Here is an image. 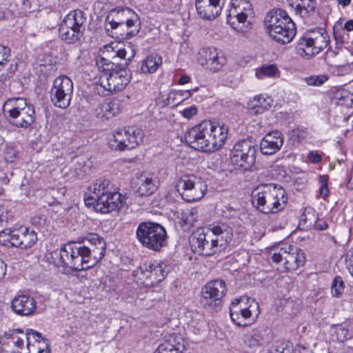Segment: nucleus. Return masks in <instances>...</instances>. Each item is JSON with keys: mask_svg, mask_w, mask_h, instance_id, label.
<instances>
[{"mask_svg": "<svg viewBox=\"0 0 353 353\" xmlns=\"http://www.w3.org/2000/svg\"><path fill=\"white\" fill-rule=\"evenodd\" d=\"M136 50L130 42L123 43L114 51L112 60L101 57L98 61L99 68L105 72V81H101V85L110 92L123 90L130 81L128 67L134 58Z\"/></svg>", "mask_w": 353, "mask_h": 353, "instance_id": "nucleus-1", "label": "nucleus"}, {"mask_svg": "<svg viewBox=\"0 0 353 353\" xmlns=\"http://www.w3.org/2000/svg\"><path fill=\"white\" fill-rule=\"evenodd\" d=\"M227 134L228 128L224 125L203 121L186 132L184 139L185 143L194 150L214 152L222 147Z\"/></svg>", "mask_w": 353, "mask_h": 353, "instance_id": "nucleus-2", "label": "nucleus"}, {"mask_svg": "<svg viewBox=\"0 0 353 353\" xmlns=\"http://www.w3.org/2000/svg\"><path fill=\"white\" fill-rule=\"evenodd\" d=\"M253 206L263 214H274L284 209L288 196L285 190L274 183L261 184L252 192Z\"/></svg>", "mask_w": 353, "mask_h": 353, "instance_id": "nucleus-3", "label": "nucleus"}, {"mask_svg": "<svg viewBox=\"0 0 353 353\" xmlns=\"http://www.w3.org/2000/svg\"><path fill=\"white\" fill-rule=\"evenodd\" d=\"M264 24L270 37L278 43L287 44L296 35L295 23L284 10L269 11L265 17Z\"/></svg>", "mask_w": 353, "mask_h": 353, "instance_id": "nucleus-4", "label": "nucleus"}, {"mask_svg": "<svg viewBox=\"0 0 353 353\" xmlns=\"http://www.w3.org/2000/svg\"><path fill=\"white\" fill-rule=\"evenodd\" d=\"M105 29L119 39H129L139 31V18L130 8L114 9L111 10L105 19Z\"/></svg>", "mask_w": 353, "mask_h": 353, "instance_id": "nucleus-5", "label": "nucleus"}, {"mask_svg": "<svg viewBox=\"0 0 353 353\" xmlns=\"http://www.w3.org/2000/svg\"><path fill=\"white\" fill-rule=\"evenodd\" d=\"M3 110L9 123L17 128H27L34 122V107L24 98L8 99Z\"/></svg>", "mask_w": 353, "mask_h": 353, "instance_id": "nucleus-6", "label": "nucleus"}, {"mask_svg": "<svg viewBox=\"0 0 353 353\" xmlns=\"http://www.w3.org/2000/svg\"><path fill=\"white\" fill-rule=\"evenodd\" d=\"M136 238L145 248L153 251H160L166 244L167 232L161 224L144 221L139 224L136 230Z\"/></svg>", "mask_w": 353, "mask_h": 353, "instance_id": "nucleus-7", "label": "nucleus"}, {"mask_svg": "<svg viewBox=\"0 0 353 353\" xmlns=\"http://www.w3.org/2000/svg\"><path fill=\"white\" fill-rule=\"evenodd\" d=\"M170 266L164 261H148L141 263L133 271L137 282L145 287L154 286L162 281L170 271Z\"/></svg>", "mask_w": 353, "mask_h": 353, "instance_id": "nucleus-8", "label": "nucleus"}, {"mask_svg": "<svg viewBox=\"0 0 353 353\" xmlns=\"http://www.w3.org/2000/svg\"><path fill=\"white\" fill-rule=\"evenodd\" d=\"M77 244L85 270L94 266L105 256V241L97 234H91L82 243Z\"/></svg>", "mask_w": 353, "mask_h": 353, "instance_id": "nucleus-9", "label": "nucleus"}, {"mask_svg": "<svg viewBox=\"0 0 353 353\" xmlns=\"http://www.w3.org/2000/svg\"><path fill=\"white\" fill-rule=\"evenodd\" d=\"M259 307L258 303L247 296L236 299L230 307L231 319L238 326H247L248 323L245 321H254L259 313Z\"/></svg>", "mask_w": 353, "mask_h": 353, "instance_id": "nucleus-10", "label": "nucleus"}, {"mask_svg": "<svg viewBox=\"0 0 353 353\" xmlns=\"http://www.w3.org/2000/svg\"><path fill=\"white\" fill-rule=\"evenodd\" d=\"M176 190L189 203L202 199L207 191V185L201 178L194 174H184L177 181Z\"/></svg>", "mask_w": 353, "mask_h": 353, "instance_id": "nucleus-11", "label": "nucleus"}, {"mask_svg": "<svg viewBox=\"0 0 353 353\" xmlns=\"http://www.w3.org/2000/svg\"><path fill=\"white\" fill-rule=\"evenodd\" d=\"M256 146L251 139L236 142L230 152L232 163L242 170H250L256 161Z\"/></svg>", "mask_w": 353, "mask_h": 353, "instance_id": "nucleus-12", "label": "nucleus"}, {"mask_svg": "<svg viewBox=\"0 0 353 353\" xmlns=\"http://www.w3.org/2000/svg\"><path fill=\"white\" fill-rule=\"evenodd\" d=\"M143 138L141 129L129 126L115 131L108 144L112 149L123 151L136 148L143 141Z\"/></svg>", "mask_w": 353, "mask_h": 353, "instance_id": "nucleus-13", "label": "nucleus"}, {"mask_svg": "<svg viewBox=\"0 0 353 353\" xmlns=\"http://www.w3.org/2000/svg\"><path fill=\"white\" fill-rule=\"evenodd\" d=\"M226 291L227 288L223 280L210 281L202 288L201 303L205 309L218 311L221 309L222 299Z\"/></svg>", "mask_w": 353, "mask_h": 353, "instance_id": "nucleus-14", "label": "nucleus"}, {"mask_svg": "<svg viewBox=\"0 0 353 353\" xmlns=\"http://www.w3.org/2000/svg\"><path fill=\"white\" fill-rule=\"evenodd\" d=\"M272 261L279 263L283 262L285 270L294 271L303 266L305 262L304 252L294 245L283 244L272 255Z\"/></svg>", "mask_w": 353, "mask_h": 353, "instance_id": "nucleus-15", "label": "nucleus"}, {"mask_svg": "<svg viewBox=\"0 0 353 353\" xmlns=\"http://www.w3.org/2000/svg\"><path fill=\"white\" fill-rule=\"evenodd\" d=\"M73 94V82L66 76H60L54 80L50 90V99L53 104L60 108H67Z\"/></svg>", "mask_w": 353, "mask_h": 353, "instance_id": "nucleus-16", "label": "nucleus"}, {"mask_svg": "<svg viewBox=\"0 0 353 353\" xmlns=\"http://www.w3.org/2000/svg\"><path fill=\"white\" fill-rule=\"evenodd\" d=\"M190 244L192 250L199 255L210 256L220 252L210 234L203 228H197L192 233Z\"/></svg>", "mask_w": 353, "mask_h": 353, "instance_id": "nucleus-17", "label": "nucleus"}, {"mask_svg": "<svg viewBox=\"0 0 353 353\" xmlns=\"http://www.w3.org/2000/svg\"><path fill=\"white\" fill-rule=\"evenodd\" d=\"M53 256L59 258L63 265L67 266L75 271L85 270L82 257L77 243H70L64 245L59 252H54Z\"/></svg>", "mask_w": 353, "mask_h": 353, "instance_id": "nucleus-18", "label": "nucleus"}, {"mask_svg": "<svg viewBox=\"0 0 353 353\" xmlns=\"http://www.w3.org/2000/svg\"><path fill=\"white\" fill-rule=\"evenodd\" d=\"M198 62L203 67L212 71H219L225 63V58L219 56L214 48H203L198 52Z\"/></svg>", "mask_w": 353, "mask_h": 353, "instance_id": "nucleus-19", "label": "nucleus"}, {"mask_svg": "<svg viewBox=\"0 0 353 353\" xmlns=\"http://www.w3.org/2000/svg\"><path fill=\"white\" fill-rule=\"evenodd\" d=\"M206 230L213 238V241L219 252L225 250L233 238L232 228L224 223H219L216 225H212Z\"/></svg>", "mask_w": 353, "mask_h": 353, "instance_id": "nucleus-20", "label": "nucleus"}, {"mask_svg": "<svg viewBox=\"0 0 353 353\" xmlns=\"http://www.w3.org/2000/svg\"><path fill=\"white\" fill-rule=\"evenodd\" d=\"M125 201V197L115 190L105 196L98 198L96 212L106 214L119 210L123 206Z\"/></svg>", "mask_w": 353, "mask_h": 353, "instance_id": "nucleus-21", "label": "nucleus"}, {"mask_svg": "<svg viewBox=\"0 0 353 353\" xmlns=\"http://www.w3.org/2000/svg\"><path fill=\"white\" fill-rule=\"evenodd\" d=\"M10 307L12 311L17 315L30 316L34 312L37 303L31 296L21 294L12 300Z\"/></svg>", "mask_w": 353, "mask_h": 353, "instance_id": "nucleus-22", "label": "nucleus"}, {"mask_svg": "<svg viewBox=\"0 0 353 353\" xmlns=\"http://www.w3.org/2000/svg\"><path fill=\"white\" fill-rule=\"evenodd\" d=\"M283 135L277 130L268 133L260 143V150L263 154L271 155L279 151L283 145Z\"/></svg>", "mask_w": 353, "mask_h": 353, "instance_id": "nucleus-23", "label": "nucleus"}, {"mask_svg": "<svg viewBox=\"0 0 353 353\" xmlns=\"http://www.w3.org/2000/svg\"><path fill=\"white\" fill-rule=\"evenodd\" d=\"M195 5L199 16L207 20L217 17L222 9L220 0H196Z\"/></svg>", "mask_w": 353, "mask_h": 353, "instance_id": "nucleus-24", "label": "nucleus"}, {"mask_svg": "<svg viewBox=\"0 0 353 353\" xmlns=\"http://www.w3.org/2000/svg\"><path fill=\"white\" fill-rule=\"evenodd\" d=\"M122 109V104L118 99L110 101L98 103L94 108V114L100 119L108 120L117 115Z\"/></svg>", "mask_w": 353, "mask_h": 353, "instance_id": "nucleus-25", "label": "nucleus"}, {"mask_svg": "<svg viewBox=\"0 0 353 353\" xmlns=\"http://www.w3.org/2000/svg\"><path fill=\"white\" fill-rule=\"evenodd\" d=\"M87 18L85 13L79 9L70 11L63 19L61 25L65 26V29L81 30V33L84 34L85 30V23Z\"/></svg>", "mask_w": 353, "mask_h": 353, "instance_id": "nucleus-26", "label": "nucleus"}, {"mask_svg": "<svg viewBox=\"0 0 353 353\" xmlns=\"http://www.w3.org/2000/svg\"><path fill=\"white\" fill-rule=\"evenodd\" d=\"M323 35L319 36L317 39L310 43V45L305 46L304 47H300V50H302L301 54L303 56V53L308 58H311L316 54L321 52L324 48H325L330 42V37L326 31H321Z\"/></svg>", "mask_w": 353, "mask_h": 353, "instance_id": "nucleus-27", "label": "nucleus"}, {"mask_svg": "<svg viewBox=\"0 0 353 353\" xmlns=\"http://www.w3.org/2000/svg\"><path fill=\"white\" fill-rule=\"evenodd\" d=\"M185 350L183 339L172 335L158 346L154 353H183Z\"/></svg>", "mask_w": 353, "mask_h": 353, "instance_id": "nucleus-28", "label": "nucleus"}, {"mask_svg": "<svg viewBox=\"0 0 353 353\" xmlns=\"http://www.w3.org/2000/svg\"><path fill=\"white\" fill-rule=\"evenodd\" d=\"M137 185L138 192L141 196H148L153 194L157 188V181L152 177L146 174H141L137 179Z\"/></svg>", "mask_w": 353, "mask_h": 353, "instance_id": "nucleus-29", "label": "nucleus"}, {"mask_svg": "<svg viewBox=\"0 0 353 353\" xmlns=\"http://www.w3.org/2000/svg\"><path fill=\"white\" fill-rule=\"evenodd\" d=\"M93 194L97 195L99 198L105 196L108 194L117 190L114 185L108 179L100 178L90 187Z\"/></svg>", "mask_w": 353, "mask_h": 353, "instance_id": "nucleus-30", "label": "nucleus"}, {"mask_svg": "<svg viewBox=\"0 0 353 353\" xmlns=\"http://www.w3.org/2000/svg\"><path fill=\"white\" fill-rule=\"evenodd\" d=\"M59 36L60 39L68 44H77L81 43L83 34L79 29L72 30L65 28V26L60 24L59 28Z\"/></svg>", "mask_w": 353, "mask_h": 353, "instance_id": "nucleus-31", "label": "nucleus"}, {"mask_svg": "<svg viewBox=\"0 0 353 353\" xmlns=\"http://www.w3.org/2000/svg\"><path fill=\"white\" fill-rule=\"evenodd\" d=\"M296 14L303 18H307L312 16L316 8V0H296Z\"/></svg>", "mask_w": 353, "mask_h": 353, "instance_id": "nucleus-32", "label": "nucleus"}, {"mask_svg": "<svg viewBox=\"0 0 353 353\" xmlns=\"http://www.w3.org/2000/svg\"><path fill=\"white\" fill-rule=\"evenodd\" d=\"M162 59L157 54L148 55L141 63L140 71L143 74H150L154 72L159 66L161 64Z\"/></svg>", "mask_w": 353, "mask_h": 353, "instance_id": "nucleus-33", "label": "nucleus"}, {"mask_svg": "<svg viewBox=\"0 0 353 353\" xmlns=\"http://www.w3.org/2000/svg\"><path fill=\"white\" fill-rule=\"evenodd\" d=\"M264 337L262 332L259 330H253L245 336V343L251 348L261 346L263 342Z\"/></svg>", "mask_w": 353, "mask_h": 353, "instance_id": "nucleus-34", "label": "nucleus"}, {"mask_svg": "<svg viewBox=\"0 0 353 353\" xmlns=\"http://www.w3.org/2000/svg\"><path fill=\"white\" fill-rule=\"evenodd\" d=\"M23 227H20L17 229H14L9 230L8 238L2 239L3 245L5 246H13L19 248L20 245V241L21 239V236L23 234V230H22Z\"/></svg>", "mask_w": 353, "mask_h": 353, "instance_id": "nucleus-35", "label": "nucleus"}, {"mask_svg": "<svg viewBox=\"0 0 353 353\" xmlns=\"http://www.w3.org/2000/svg\"><path fill=\"white\" fill-rule=\"evenodd\" d=\"M23 234L20 241L19 248L28 249L31 248L37 241V234L34 230L29 231L27 228H22Z\"/></svg>", "mask_w": 353, "mask_h": 353, "instance_id": "nucleus-36", "label": "nucleus"}, {"mask_svg": "<svg viewBox=\"0 0 353 353\" xmlns=\"http://www.w3.org/2000/svg\"><path fill=\"white\" fill-rule=\"evenodd\" d=\"M250 105L252 113L255 114H262L270 107V102L261 96L255 97Z\"/></svg>", "mask_w": 353, "mask_h": 353, "instance_id": "nucleus-37", "label": "nucleus"}, {"mask_svg": "<svg viewBox=\"0 0 353 353\" xmlns=\"http://www.w3.org/2000/svg\"><path fill=\"white\" fill-rule=\"evenodd\" d=\"M332 339L343 343L352 337L349 330L343 325H334L332 327Z\"/></svg>", "mask_w": 353, "mask_h": 353, "instance_id": "nucleus-38", "label": "nucleus"}, {"mask_svg": "<svg viewBox=\"0 0 353 353\" xmlns=\"http://www.w3.org/2000/svg\"><path fill=\"white\" fill-rule=\"evenodd\" d=\"M85 161L82 158L77 157L73 160V168L70 170L72 177L81 179L85 176Z\"/></svg>", "mask_w": 353, "mask_h": 353, "instance_id": "nucleus-39", "label": "nucleus"}, {"mask_svg": "<svg viewBox=\"0 0 353 353\" xmlns=\"http://www.w3.org/2000/svg\"><path fill=\"white\" fill-rule=\"evenodd\" d=\"M161 98V103L163 106L174 108L182 103L181 94H179V92L176 90H172L168 94L165 98H164L163 96H162Z\"/></svg>", "mask_w": 353, "mask_h": 353, "instance_id": "nucleus-40", "label": "nucleus"}, {"mask_svg": "<svg viewBox=\"0 0 353 353\" xmlns=\"http://www.w3.org/2000/svg\"><path fill=\"white\" fill-rule=\"evenodd\" d=\"M321 31H325L324 29L319 28L316 30H313L310 32L308 34L304 36L300 41L299 46L304 47L305 46L310 45V43H312L317 39L319 36L323 35Z\"/></svg>", "mask_w": 353, "mask_h": 353, "instance_id": "nucleus-41", "label": "nucleus"}, {"mask_svg": "<svg viewBox=\"0 0 353 353\" xmlns=\"http://www.w3.org/2000/svg\"><path fill=\"white\" fill-rule=\"evenodd\" d=\"M345 284L342 278L339 276H336L332 284L331 290L332 295L335 297H339L342 294L344 290Z\"/></svg>", "mask_w": 353, "mask_h": 353, "instance_id": "nucleus-42", "label": "nucleus"}, {"mask_svg": "<svg viewBox=\"0 0 353 353\" xmlns=\"http://www.w3.org/2000/svg\"><path fill=\"white\" fill-rule=\"evenodd\" d=\"M278 72V69L274 65H267L262 66L259 71L256 72L258 78L262 79L263 76L268 77H274Z\"/></svg>", "mask_w": 353, "mask_h": 353, "instance_id": "nucleus-43", "label": "nucleus"}, {"mask_svg": "<svg viewBox=\"0 0 353 353\" xmlns=\"http://www.w3.org/2000/svg\"><path fill=\"white\" fill-rule=\"evenodd\" d=\"M327 79V75H313L306 77L305 82L309 85L319 86L323 84Z\"/></svg>", "mask_w": 353, "mask_h": 353, "instance_id": "nucleus-44", "label": "nucleus"}, {"mask_svg": "<svg viewBox=\"0 0 353 353\" xmlns=\"http://www.w3.org/2000/svg\"><path fill=\"white\" fill-rule=\"evenodd\" d=\"M344 30L339 29L336 27L333 28V36L336 41V46L341 47L344 43Z\"/></svg>", "mask_w": 353, "mask_h": 353, "instance_id": "nucleus-45", "label": "nucleus"}, {"mask_svg": "<svg viewBox=\"0 0 353 353\" xmlns=\"http://www.w3.org/2000/svg\"><path fill=\"white\" fill-rule=\"evenodd\" d=\"M319 182L321 184V188H319V194L325 198L329 194V189L327 183V177L325 176H319Z\"/></svg>", "mask_w": 353, "mask_h": 353, "instance_id": "nucleus-46", "label": "nucleus"}, {"mask_svg": "<svg viewBox=\"0 0 353 353\" xmlns=\"http://www.w3.org/2000/svg\"><path fill=\"white\" fill-rule=\"evenodd\" d=\"M17 154V150L12 146L7 147L4 152V159L7 162L12 163L14 161Z\"/></svg>", "mask_w": 353, "mask_h": 353, "instance_id": "nucleus-47", "label": "nucleus"}, {"mask_svg": "<svg viewBox=\"0 0 353 353\" xmlns=\"http://www.w3.org/2000/svg\"><path fill=\"white\" fill-rule=\"evenodd\" d=\"M12 219V214L8 212L3 206H0V225H2L3 222L8 223Z\"/></svg>", "mask_w": 353, "mask_h": 353, "instance_id": "nucleus-48", "label": "nucleus"}, {"mask_svg": "<svg viewBox=\"0 0 353 353\" xmlns=\"http://www.w3.org/2000/svg\"><path fill=\"white\" fill-rule=\"evenodd\" d=\"M197 108L193 105L189 108H185L181 114L185 118L190 119L197 114Z\"/></svg>", "mask_w": 353, "mask_h": 353, "instance_id": "nucleus-49", "label": "nucleus"}, {"mask_svg": "<svg viewBox=\"0 0 353 353\" xmlns=\"http://www.w3.org/2000/svg\"><path fill=\"white\" fill-rule=\"evenodd\" d=\"M98 198L97 195L93 196H88L84 198L85 204L88 207H93L94 210L96 211V205L98 203Z\"/></svg>", "mask_w": 353, "mask_h": 353, "instance_id": "nucleus-50", "label": "nucleus"}, {"mask_svg": "<svg viewBox=\"0 0 353 353\" xmlns=\"http://www.w3.org/2000/svg\"><path fill=\"white\" fill-rule=\"evenodd\" d=\"M26 335H27L28 345H29V339H30V335H32V336L35 339V341L37 342H39L41 339H43V338L40 332H38L37 331L33 330L32 329L28 330V331L26 332Z\"/></svg>", "mask_w": 353, "mask_h": 353, "instance_id": "nucleus-51", "label": "nucleus"}, {"mask_svg": "<svg viewBox=\"0 0 353 353\" xmlns=\"http://www.w3.org/2000/svg\"><path fill=\"white\" fill-rule=\"evenodd\" d=\"M283 341H276L269 349L268 353H283Z\"/></svg>", "mask_w": 353, "mask_h": 353, "instance_id": "nucleus-52", "label": "nucleus"}, {"mask_svg": "<svg viewBox=\"0 0 353 353\" xmlns=\"http://www.w3.org/2000/svg\"><path fill=\"white\" fill-rule=\"evenodd\" d=\"M314 227L318 230H324L328 228V224L325 221L318 219L314 221Z\"/></svg>", "mask_w": 353, "mask_h": 353, "instance_id": "nucleus-53", "label": "nucleus"}, {"mask_svg": "<svg viewBox=\"0 0 353 353\" xmlns=\"http://www.w3.org/2000/svg\"><path fill=\"white\" fill-rule=\"evenodd\" d=\"M0 54L2 55V59L7 61L8 58L10 56V49L7 46L0 44Z\"/></svg>", "mask_w": 353, "mask_h": 353, "instance_id": "nucleus-54", "label": "nucleus"}, {"mask_svg": "<svg viewBox=\"0 0 353 353\" xmlns=\"http://www.w3.org/2000/svg\"><path fill=\"white\" fill-rule=\"evenodd\" d=\"M308 158L314 163H318L322 159L321 155L315 151L310 152L308 154Z\"/></svg>", "mask_w": 353, "mask_h": 353, "instance_id": "nucleus-55", "label": "nucleus"}, {"mask_svg": "<svg viewBox=\"0 0 353 353\" xmlns=\"http://www.w3.org/2000/svg\"><path fill=\"white\" fill-rule=\"evenodd\" d=\"M281 347V349H282L283 353H292L294 352L293 345L290 341H283V346Z\"/></svg>", "mask_w": 353, "mask_h": 353, "instance_id": "nucleus-56", "label": "nucleus"}, {"mask_svg": "<svg viewBox=\"0 0 353 353\" xmlns=\"http://www.w3.org/2000/svg\"><path fill=\"white\" fill-rule=\"evenodd\" d=\"M236 11L235 17L236 18V20L239 23H243L246 21V19L248 18L247 14L244 13L243 12H237Z\"/></svg>", "mask_w": 353, "mask_h": 353, "instance_id": "nucleus-57", "label": "nucleus"}, {"mask_svg": "<svg viewBox=\"0 0 353 353\" xmlns=\"http://www.w3.org/2000/svg\"><path fill=\"white\" fill-rule=\"evenodd\" d=\"M179 92V94H181V98L182 99V102L188 99L189 97H190L192 96V92H191V90H180V91H178Z\"/></svg>", "mask_w": 353, "mask_h": 353, "instance_id": "nucleus-58", "label": "nucleus"}, {"mask_svg": "<svg viewBox=\"0 0 353 353\" xmlns=\"http://www.w3.org/2000/svg\"><path fill=\"white\" fill-rule=\"evenodd\" d=\"M299 353H313L312 350L310 347L305 345H299Z\"/></svg>", "mask_w": 353, "mask_h": 353, "instance_id": "nucleus-59", "label": "nucleus"}, {"mask_svg": "<svg viewBox=\"0 0 353 353\" xmlns=\"http://www.w3.org/2000/svg\"><path fill=\"white\" fill-rule=\"evenodd\" d=\"M41 221H45V219H43L41 216H34L31 219V223L34 225H39L41 224Z\"/></svg>", "mask_w": 353, "mask_h": 353, "instance_id": "nucleus-60", "label": "nucleus"}, {"mask_svg": "<svg viewBox=\"0 0 353 353\" xmlns=\"http://www.w3.org/2000/svg\"><path fill=\"white\" fill-rule=\"evenodd\" d=\"M343 30L346 31L353 30V20H348L343 26Z\"/></svg>", "mask_w": 353, "mask_h": 353, "instance_id": "nucleus-61", "label": "nucleus"}, {"mask_svg": "<svg viewBox=\"0 0 353 353\" xmlns=\"http://www.w3.org/2000/svg\"><path fill=\"white\" fill-rule=\"evenodd\" d=\"M6 272V265L3 264L2 261H0V280H1Z\"/></svg>", "mask_w": 353, "mask_h": 353, "instance_id": "nucleus-62", "label": "nucleus"}, {"mask_svg": "<svg viewBox=\"0 0 353 353\" xmlns=\"http://www.w3.org/2000/svg\"><path fill=\"white\" fill-rule=\"evenodd\" d=\"M190 81V77L188 75H183L182 76L179 80V84L180 85H184Z\"/></svg>", "mask_w": 353, "mask_h": 353, "instance_id": "nucleus-63", "label": "nucleus"}, {"mask_svg": "<svg viewBox=\"0 0 353 353\" xmlns=\"http://www.w3.org/2000/svg\"><path fill=\"white\" fill-rule=\"evenodd\" d=\"M17 69V64H11L8 68V77H11Z\"/></svg>", "mask_w": 353, "mask_h": 353, "instance_id": "nucleus-64", "label": "nucleus"}]
</instances>
